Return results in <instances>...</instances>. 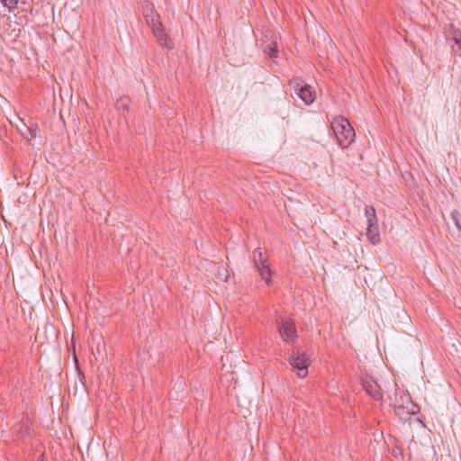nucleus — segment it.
Returning a JSON list of instances; mask_svg holds the SVG:
<instances>
[{"label": "nucleus", "instance_id": "nucleus-1", "mask_svg": "<svg viewBox=\"0 0 461 461\" xmlns=\"http://www.w3.org/2000/svg\"><path fill=\"white\" fill-rule=\"evenodd\" d=\"M331 129L336 136L338 144L348 148L355 140L356 133L349 121L343 116H338L331 122Z\"/></svg>", "mask_w": 461, "mask_h": 461}, {"label": "nucleus", "instance_id": "nucleus-2", "mask_svg": "<svg viewBox=\"0 0 461 461\" xmlns=\"http://www.w3.org/2000/svg\"><path fill=\"white\" fill-rule=\"evenodd\" d=\"M394 412L402 420H407L417 413L418 407L415 405L410 395H402L395 399Z\"/></svg>", "mask_w": 461, "mask_h": 461}, {"label": "nucleus", "instance_id": "nucleus-3", "mask_svg": "<svg viewBox=\"0 0 461 461\" xmlns=\"http://www.w3.org/2000/svg\"><path fill=\"white\" fill-rule=\"evenodd\" d=\"M288 362L294 370L297 371L298 377L304 378L307 376L310 360L306 353L293 352L288 358Z\"/></svg>", "mask_w": 461, "mask_h": 461}, {"label": "nucleus", "instance_id": "nucleus-4", "mask_svg": "<svg viewBox=\"0 0 461 461\" xmlns=\"http://www.w3.org/2000/svg\"><path fill=\"white\" fill-rule=\"evenodd\" d=\"M280 321L281 322H279V319L276 320L280 336L285 342L293 343L297 337L296 328L294 321L291 319H286L285 321L281 319Z\"/></svg>", "mask_w": 461, "mask_h": 461}, {"label": "nucleus", "instance_id": "nucleus-5", "mask_svg": "<svg viewBox=\"0 0 461 461\" xmlns=\"http://www.w3.org/2000/svg\"><path fill=\"white\" fill-rule=\"evenodd\" d=\"M363 389L375 401L382 399L381 389L378 384L373 379H366L362 382Z\"/></svg>", "mask_w": 461, "mask_h": 461}, {"label": "nucleus", "instance_id": "nucleus-6", "mask_svg": "<svg viewBox=\"0 0 461 461\" xmlns=\"http://www.w3.org/2000/svg\"><path fill=\"white\" fill-rule=\"evenodd\" d=\"M152 32L161 47L167 50H172L174 48L173 41L167 36L162 26H156L153 28Z\"/></svg>", "mask_w": 461, "mask_h": 461}, {"label": "nucleus", "instance_id": "nucleus-7", "mask_svg": "<svg viewBox=\"0 0 461 461\" xmlns=\"http://www.w3.org/2000/svg\"><path fill=\"white\" fill-rule=\"evenodd\" d=\"M296 95L306 104H312L316 98V92L312 86L305 85L303 89H301Z\"/></svg>", "mask_w": 461, "mask_h": 461}, {"label": "nucleus", "instance_id": "nucleus-8", "mask_svg": "<svg viewBox=\"0 0 461 461\" xmlns=\"http://www.w3.org/2000/svg\"><path fill=\"white\" fill-rule=\"evenodd\" d=\"M452 27V38L451 41L454 42L451 45V52L455 56H459L461 58V30L458 28Z\"/></svg>", "mask_w": 461, "mask_h": 461}, {"label": "nucleus", "instance_id": "nucleus-9", "mask_svg": "<svg viewBox=\"0 0 461 461\" xmlns=\"http://www.w3.org/2000/svg\"><path fill=\"white\" fill-rule=\"evenodd\" d=\"M366 237H367L368 241L371 244H373V245L378 244L381 240L378 226H374V227L367 226Z\"/></svg>", "mask_w": 461, "mask_h": 461}, {"label": "nucleus", "instance_id": "nucleus-10", "mask_svg": "<svg viewBox=\"0 0 461 461\" xmlns=\"http://www.w3.org/2000/svg\"><path fill=\"white\" fill-rule=\"evenodd\" d=\"M262 48L265 53H267L270 58H274L277 56L278 50L276 42L275 41H265L262 44Z\"/></svg>", "mask_w": 461, "mask_h": 461}, {"label": "nucleus", "instance_id": "nucleus-11", "mask_svg": "<svg viewBox=\"0 0 461 461\" xmlns=\"http://www.w3.org/2000/svg\"><path fill=\"white\" fill-rule=\"evenodd\" d=\"M262 279L265 280L266 284L269 285L272 283L271 279V269L268 264H265L259 267H257Z\"/></svg>", "mask_w": 461, "mask_h": 461}, {"label": "nucleus", "instance_id": "nucleus-12", "mask_svg": "<svg viewBox=\"0 0 461 461\" xmlns=\"http://www.w3.org/2000/svg\"><path fill=\"white\" fill-rule=\"evenodd\" d=\"M305 85L306 84L304 83L303 79L302 77H298L291 78L288 82V86L294 92L295 95L301 89H303Z\"/></svg>", "mask_w": 461, "mask_h": 461}, {"label": "nucleus", "instance_id": "nucleus-13", "mask_svg": "<svg viewBox=\"0 0 461 461\" xmlns=\"http://www.w3.org/2000/svg\"><path fill=\"white\" fill-rule=\"evenodd\" d=\"M253 260L256 267L267 264V258L264 256L260 248H258L253 251Z\"/></svg>", "mask_w": 461, "mask_h": 461}, {"label": "nucleus", "instance_id": "nucleus-14", "mask_svg": "<svg viewBox=\"0 0 461 461\" xmlns=\"http://www.w3.org/2000/svg\"><path fill=\"white\" fill-rule=\"evenodd\" d=\"M144 16L146 18L147 23L151 27V30H153V28L156 26H162L159 14H144Z\"/></svg>", "mask_w": 461, "mask_h": 461}, {"label": "nucleus", "instance_id": "nucleus-15", "mask_svg": "<svg viewBox=\"0 0 461 461\" xmlns=\"http://www.w3.org/2000/svg\"><path fill=\"white\" fill-rule=\"evenodd\" d=\"M450 215H451V219L453 220L456 227L459 230V232H461V222L459 221L460 212L456 209H454L451 212Z\"/></svg>", "mask_w": 461, "mask_h": 461}, {"label": "nucleus", "instance_id": "nucleus-16", "mask_svg": "<svg viewBox=\"0 0 461 461\" xmlns=\"http://www.w3.org/2000/svg\"><path fill=\"white\" fill-rule=\"evenodd\" d=\"M365 215L366 220L376 215L375 209L371 205H366L365 208Z\"/></svg>", "mask_w": 461, "mask_h": 461}, {"label": "nucleus", "instance_id": "nucleus-17", "mask_svg": "<svg viewBox=\"0 0 461 461\" xmlns=\"http://www.w3.org/2000/svg\"><path fill=\"white\" fill-rule=\"evenodd\" d=\"M2 4H4V5L5 7L8 8V10L11 12L12 10L17 8L18 6V3L19 2H1Z\"/></svg>", "mask_w": 461, "mask_h": 461}, {"label": "nucleus", "instance_id": "nucleus-18", "mask_svg": "<svg viewBox=\"0 0 461 461\" xmlns=\"http://www.w3.org/2000/svg\"><path fill=\"white\" fill-rule=\"evenodd\" d=\"M144 14H154V5L152 2H147V5L145 7Z\"/></svg>", "mask_w": 461, "mask_h": 461}, {"label": "nucleus", "instance_id": "nucleus-19", "mask_svg": "<svg viewBox=\"0 0 461 461\" xmlns=\"http://www.w3.org/2000/svg\"><path fill=\"white\" fill-rule=\"evenodd\" d=\"M366 221H367V226H369V227L378 226V220H377L376 215L367 219Z\"/></svg>", "mask_w": 461, "mask_h": 461}, {"label": "nucleus", "instance_id": "nucleus-20", "mask_svg": "<svg viewBox=\"0 0 461 461\" xmlns=\"http://www.w3.org/2000/svg\"><path fill=\"white\" fill-rule=\"evenodd\" d=\"M37 461H45L44 454H41V455L38 457V460H37Z\"/></svg>", "mask_w": 461, "mask_h": 461}, {"label": "nucleus", "instance_id": "nucleus-21", "mask_svg": "<svg viewBox=\"0 0 461 461\" xmlns=\"http://www.w3.org/2000/svg\"><path fill=\"white\" fill-rule=\"evenodd\" d=\"M398 451H400V448H397V451H395V449H393V452L394 454H398Z\"/></svg>", "mask_w": 461, "mask_h": 461}, {"label": "nucleus", "instance_id": "nucleus-22", "mask_svg": "<svg viewBox=\"0 0 461 461\" xmlns=\"http://www.w3.org/2000/svg\"><path fill=\"white\" fill-rule=\"evenodd\" d=\"M398 451H400V448H397V451H395V449H393V452L394 454H398Z\"/></svg>", "mask_w": 461, "mask_h": 461}, {"label": "nucleus", "instance_id": "nucleus-23", "mask_svg": "<svg viewBox=\"0 0 461 461\" xmlns=\"http://www.w3.org/2000/svg\"><path fill=\"white\" fill-rule=\"evenodd\" d=\"M398 451H400V448H397V451H395V449H393V452L394 454H398Z\"/></svg>", "mask_w": 461, "mask_h": 461}]
</instances>
